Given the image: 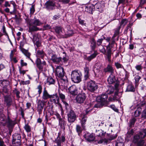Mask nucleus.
Segmentation results:
<instances>
[{"label": "nucleus", "instance_id": "nucleus-1", "mask_svg": "<svg viewBox=\"0 0 146 146\" xmlns=\"http://www.w3.org/2000/svg\"><path fill=\"white\" fill-rule=\"evenodd\" d=\"M25 21L28 25L29 32L38 30L39 28L37 26H40L42 24L40 21L35 18L32 19L27 18L25 19Z\"/></svg>", "mask_w": 146, "mask_h": 146}, {"label": "nucleus", "instance_id": "nucleus-2", "mask_svg": "<svg viewBox=\"0 0 146 146\" xmlns=\"http://www.w3.org/2000/svg\"><path fill=\"white\" fill-rule=\"evenodd\" d=\"M56 75L60 79L58 80V83L59 84L61 83V85L63 86L65 83H67L68 80L67 78L65 76V72L64 68L61 66L57 67L56 70Z\"/></svg>", "mask_w": 146, "mask_h": 146}, {"label": "nucleus", "instance_id": "nucleus-3", "mask_svg": "<svg viewBox=\"0 0 146 146\" xmlns=\"http://www.w3.org/2000/svg\"><path fill=\"white\" fill-rule=\"evenodd\" d=\"M81 73L77 70L72 72L71 78L72 81L75 83H79L81 81Z\"/></svg>", "mask_w": 146, "mask_h": 146}, {"label": "nucleus", "instance_id": "nucleus-4", "mask_svg": "<svg viewBox=\"0 0 146 146\" xmlns=\"http://www.w3.org/2000/svg\"><path fill=\"white\" fill-rule=\"evenodd\" d=\"M146 137V129H143L138 134L135 135L133 139V142L136 143L140 140L141 139H144Z\"/></svg>", "mask_w": 146, "mask_h": 146}, {"label": "nucleus", "instance_id": "nucleus-5", "mask_svg": "<svg viewBox=\"0 0 146 146\" xmlns=\"http://www.w3.org/2000/svg\"><path fill=\"white\" fill-rule=\"evenodd\" d=\"M97 135L99 137L100 139L99 140H98V143L99 144L104 143L105 144H107L108 142V139L105 138L103 139L106 133L102 130L98 131L96 132Z\"/></svg>", "mask_w": 146, "mask_h": 146}, {"label": "nucleus", "instance_id": "nucleus-6", "mask_svg": "<svg viewBox=\"0 0 146 146\" xmlns=\"http://www.w3.org/2000/svg\"><path fill=\"white\" fill-rule=\"evenodd\" d=\"M50 101L56 105H58L61 110L62 109L61 104L59 102V99L56 94L50 95Z\"/></svg>", "mask_w": 146, "mask_h": 146}, {"label": "nucleus", "instance_id": "nucleus-7", "mask_svg": "<svg viewBox=\"0 0 146 146\" xmlns=\"http://www.w3.org/2000/svg\"><path fill=\"white\" fill-rule=\"evenodd\" d=\"M88 89L90 92H93L98 88L97 84L92 80H90L87 83Z\"/></svg>", "mask_w": 146, "mask_h": 146}, {"label": "nucleus", "instance_id": "nucleus-8", "mask_svg": "<svg viewBox=\"0 0 146 146\" xmlns=\"http://www.w3.org/2000/svg\"><path fill=\"white\" fill-rule=\"evenodd\" d=\"M108 96L107 94H105L98 96L96 100L98 102L103 103V104L106 105L108 104V101L107 100Z\"/></svg>", "mask_w": 146, "mask_h": 146}, {"label": "nucleus", "instance_id": "nucleus-9", "mask_svg": "<svg viewBox=\"0 0 146 146\" xmlns=\"http://www.w3.org/2000/svg\"><path fill=\"white\" fill-rule=\"evenodd\" d=\"M65 139L64 136L61 137L58 136L54 141V146H63V143L65 141Z\"/></svg>", "mask_w": 146, "mask_h": 146}, {"label": "nucleus", "instance_id": "nucleus-10", "mask_svg": "<svg viewBox=\"0 0 146 146\" xmlns=\"http://www.w3.org/2000/svg\"><path fill=\"white\" fill-rule=\"evenodd\" d=\"M57 35L60 38H63L65 34L64 30L61 27L57 26L54 29Z\"/></svg>", "mask_w": 146, "mask_h": 146}, {"label": "nucleus", "instance_id": "nucleus-11", "mask_svg": "<svg viewBox=\"0 0 146 146\" xmlns=\"http://www.w3.org/2000/svg\"><path fill=\"white\" fill-rule=\"evenodd\" d=\"M68 121L69 122H73L76 120V117L74 111H70L68 114Z\"/></svg>", "mask_w": 146, "mask_h": 146}, {"label": "nucleus", "instance_id": "nucleus-12", "mask_svg": "<svg viewBox=\"0 0 146 146\" xmlns=\"http://www.w3.org/2000/svg\"><path fill=\"white\" fill-rule=\"evenodd\" d=\"M86 97V96L84 93L79 94L76 97V101L78 103H82L85 100Z\"/></svg>", "mask_w": 146, "mask_h": 146}, {"label": "nucleus", "instance_id": "nucleus-13", "mask_svg": "<svg viewBox=\"0 0 146 146\" xmlns=\"http://www.w3.org/2000/svg\"><path fill=\"white\" fill-rule=\"evenodd\" d=\"M104 7L103 3L102 2H98L94 6V8L96 9L97 10L100 12L103 11V8Z\"/></svg>", "mask_w": 146, "mask_h": 146}, {"label": "nucleus", "instance_id": "nucleus-14", "mask_svg": "<svg viewBox=\"0 0 146 146\" xmlns=\"http://www.w3.org/2000/svg\"><path fill=\"white\" fill-rule=\"evenodd\" d=\"M46 102L39 100L38 103L37 111L40 113L43 109L44 106Z\"/></svg>", "mask_w": 146, "mask_h": 146}, {"label": "nucleus", "instance_id": "nucleus-15", "mask_svg": "<svg viewBox=\"0 0 146 146\" xmlns=\"http://www.w3.org/2000/svg\"><path fill=\"white\" fill-rule=\"evenodd\" d=\"M111 48H108L105 54H104L106 55L107 59L110 63L111 62V56L113 54L111 52Z\"/></svg>", "mask_w": 146, "mask_h": 146}, {"label": "nucleus", "instance_id": "nucleus-16", "mask_svg": "<svg viewBox=\"0 0 146 146\" xmlns=\"http://www.w3.org/2000/svg\"><path fill=\"white\" fill-rule=\"evenodd\" d=\"M50 60L56 64H58L62 60V58L58 57L55 54H53L51 56Z\"/></svg>", "mask_w": 146, "mask_h": 146}, {"label": "nucleus", "instance_id": "nucleus-17", "mask_svg": "<svg viewBox=\"0 0 146 146\" xmlns=\"http://www.w3.org/2000/svg\"><path fill=\"white\" fill-rule=\"evenodd\" d=\"M23 43L21 42L19 46V48L21 51L26 56L29 57L30 55V53L27 50H26L23 48Z\"/></svg>", "mask_w": 146, "mask_h": 146}, {"label": "nucleus", "instance_id": "nucleus-18", "mask_svg": "<svg viewBox=\"0 0 146 146\" xmlns=\"http://www.w3.org/2000/svg\"><path fill=\"white\" fill-rule=\"evenodd\" d=\"M69 92L72 95H75L77 94V89L75 85H72L68 88Z\"/></svg>", "mask_w": 146, "mask_h": 146}, {"label": "nucleus", "instance_id": "nucleus-19", "mask_svg": "<svg viewBox=\"0 0 146 146\" xmlns=\"http://www.w3.org/2000/svg\"><path fill=\"white\" fill-rule=\"evenodd\" d=\"M46 8L48 10H53L55 9V3L53 2L47 1L45 3Z\"/></svg>", "mask_w": 146, "mask_h": 146}, {"label": "nucleus", "instance_id": "nucleus-20", "mask_svg": "<svg viewBox=\"0 0 146 146\" xmlns=\"http://www.w3.org/2000/svg\"><path fill=\"white\" fill-rule=\"evenodd\" d=\"M59 95L60 98L62 100V102L64 105L65 107L67 108L69 107V105L65 100V95L60 92H59Z\"/></svg>", "mask_w": 146, "mask_h": 146}, {"label": "nucleus", "instance_id": "nucleus-21", "mask_svg": "<svg viewBox=\"0 0 146 146\" xmlns=\"http://www.w3.org/2000/svg\"><path fill=\"white\" fill-rule=\"evenodd\" d=\"M84 78L85 80H87L89 78L90 74H89V68L88 67L86 66L84 68Z\"/></svg>", "mask_w": 146, "mask_h": 146}, {"label": "nucleus", "instance_id": "nucleus-22", "mask_svg": "<svg viewBox=\"0 0 146 146\" xmlns=\"http://www.w3.org/2000/svg\"><path fill=\"white\" fill-rule=\"evenodd\" d=\"M81 125L83 128H84V125L87 120V117L86 115L82 114L81 115L80 118Z\"/></svg>", "mask_w": 146, "mask_h": 146}, {"label": "nucleus", "instance_id": "nucleus-23", "mask_svg": "<svg viewBox=\"0 0 146 146\" xmlns=\"http://www.w3.org/2000/svg\"><path fill=\"white\" fill-rule=\"evenodd\" d=\"M85 137L86 140L89 141H93L95 139L94 136L92 133H87L85 135Z\"/></svg>", "mask_w": 146, "mask_h": 146}, {"label": "nucleus", "instance_id": "nucleus-24", "mask_svg": "<svg viewBox=\"0 0 146 146\" xmlns=\"http://www.w3.org/2000/svg\"><path fill=\"white\" fill-rule=\"evenodd\" d=\"M116 81V79L114 76L113 74H111L109 77L108 82L109 84H113Z\"/></svg>", "mask_w": 146, "mask_h": 146}, {"label": "nucleus", "instance_id": "nucleus-25", "mask_svg": "<svg viewBox=\"0 0 146 146\" xmlns=\"http://www.w3.org/2000/svg\"><path fill=\"white\" fill-rule=\"evenodd\" d=\"M50 95L48 94L46 88H44L42 93V98L44 100H47L50 98Z\"/></svg>", "mask_w": 146, "mask_h": 146}, {"label": "nucleus", "instance_id": "nucleus-26", "mask_svg": "<svg viewBox=\"0 0 146 146\" xmlns=\"http://www.w3.org/2000/svg\"><path fill=\"white\" fill-rule=\"evenodd\" d=\"M104 71L105 72H109L111 74H113L114 72V69L112 66L110 65H108L106 68L104 69Z\"/></svg>", "mask_w": 146, "mask_h": 146}, {"label": "nucleus", "instance_id": "nucleus-27", "mask_svg": "<svg viewBox=\"0 0 146 146\" xmlns=\"http://www.w3.org/2000/svg\"><path fill=\"white\" fill-rule=\"evenodd\" d=\"M45 55V53L43 50H38L36 53V55L37 57L43 58Z\"/></svg>", "mask_w": 146, "mask_h": 146}, {"label": "nucleus", "instance_id": "nucleus-28", "mask_svg": "<svg viewBox=\"0 0 146 146\" xmlns=\"http://www.w3.org/2000/svg\"><path fill=\"white\" fill-rule=\"evenodd\" d=\"M55 83V80L51 77H48L46 79V83L50 85L54 84Z\"/></svg>", "mask_w": 146, "mask_h": 146}, {"label": "nucleus", "instance_id": "nucleus-29", "mask_svg": "<svg viewBox=\"0 0 146 146\" xmlns=\"http://www.w3.org/2000/svg\"><path fill=\"white\" fill-rule=\"evenodd\" d=\"M5 102L7 103V105L10 106L11 104L12 100L11 98L8 96H5Z\"/></svg>", "mask_w": 146, "mask_h": 146}, {"label": "nucleus", "instance_id": "nucleus-30", "mask_svg": "<svg viewBox=\"0 0 146 146\" xmlns=\"http://www.w3.org/2000/svg\"><path fill=\"white\" fill-rule=\"evenodd\" d=\"M94 6L92 5H89L86 6L85 10L90 13H92L94 9Z\"/></svg>", "mask_w": 146, "mask_h": 146}, {"label": "nucleus", "instance_id": "nucleus-31", "mask_svg": "<svg viewBox=\"0 0 146 146\" xmlns=\"http://www.w3.org/2000/svg\"><path fill=\"white\" fill-rule=\"evenodd\" d=\"M90 46L92 50H94L96 47V42L94 38H92L90 41Z\"/></svg>", "mask_w": 146, "mask_h": 146}, {"label": "nucleus", "instance_id": "nucleus-32", "mask_svg": "<svg viewBox=\"0 0 146 146\" xmlns=\"http://www.w3.org/2000/svg\"><path fill=\"white\" fill-rule=\"evenodd\" d=\"M98 54L97 52L95 51L93 54L91 55L90 56L87 57L86 59L88 61H90L92 59L95 58Z\"/></svg>", "mask_w": 146, "mask_h": 146}, {"label": "nucleus", "instance_id": "nucleus-33", "mask_svg": "<svg viewBox=\"0 0 146 146\" xmlns=\"http://www.w3.org/2000/svg\"><path fill=\"white\" fill-rule=\"evenodd\" d=\"M59 125L61 128H64L66 125V122L62 119L59 120Z\"/></svg>", "mask_w": 146, "mask_h": 146}, {"label": "nucleus", "instance_id": "nucleus-34", "mask_svg": "<svg viewBox=\"0 0 146 146\" xmlns=\"http://www.w3.org/2000/svg\"><path fill=\"white\" fill-rule=\"evenodd\" d=\"M21 140L19 139L16 140L13 139L12 143L13 146H20L21 144Z\"/></svg>", "mask_w": 146, "mask_h": 146}, {"label": "nucleus", "instance_id": "nucleus-35", "mask_svg": "<svg viewBox=\"0 0 146 146\" xmlns=\"http://www.w3.org/2000/svg\"><path fill=\"white\" fill-rule=\"evenodd\" d=\"M138 146H145V142L143 139H142L135 143Z\"/></svg>", "mask_w": 146, "mask_h": 146}, {"label": "nucleus", "instance_id": "nucleus-36", "mask_svg": "<svg viewBox=\"0 0 146 146\" xmlns=\"http://www.w3.org/2000/svg\"><path fill=\"white\" fill-rule=\"evenodd\" d=\"M135 89L133 86L131 85H129L127 87L126 91L128 92H134Z\"/></svg>", "mask_w": 146, "mask_h": 146}, {"label": "nucleus", "instance_id": "nucleus-37", "mask_svg": "<svg viewBox=\"0 0 146 146\" xmlns=\"http://www.w3.org/2000/svg\"><path fill=\"white\" fill-rule=\"evenodd\" d=\"M21 135L17 133H15L13 136V139L21 140Z\"/></svg>", "mask_w": 146, "mask_h": 146}, {"label": "nucleus", "instance_id": "nucleus-38", "mask_svg": "<svg viewBox=\"0 0 146 146\" xmlns=\"http://www.w3.org/2000/svg\"><path fill=\"white\" fill-rule=\"evenodd\" d=\"M128 22V21L127 19H123L120 22L119 26H120V27L122 26L123 27H124L127 24Z\"/></svg>", "mask_w": 146, "mask_h": 146}, {"label": "nucleus", "instance_id": "nucleus-39", "mask_svg": "<svg viewBox=\"0 0 146 146\" xmlns=\"http://www.w3.org/2000/svg\"><path fill=\"white\" fill-rule=\"evenodd\" d=\"M114 89L113 87L110 86L108 88V89L107 91V93L109 94H112L114 91Z\"/></svg>", "mask_w": 146, "mask_h": 146}, {"label": "nucleus", "instance_id": "nucleus-40", "mask_svg": "<svg viewBox=\"0 0 146 146\" xmlns=\"http://www.w3.org/2000/svg\"><path fill=\"white\" fill-rule=\"evenodd\" d=\"M121 27L119 26L115 29L114 33L113 36V37H115L119 34V30Z\"/></svg>", "mask_w": 146, "mask_h": 146}, {"label": "nucleus", "instance_id": "nucleus-41", "mask_svg": "<svg viewBox=\"0 0 146 146\" xmlns=\"http://www.w3.org/2000/svg\"><path fill=\"white\" fill-rule=\"evenodd\" d=\"M115 37H112L111 39V42H109V48H111L113 47V45L114 44L115 42Z\"/></svg>", "mask_w": 146, "mask_h": 146}, {"label": "nucleus", "instance_id": "nucleus-42", "mask_svg": "<svg viewBox=\"0 0 146 146\" xmlns=\"http://www.w3.org/2000/svg\"><path fill=\"white\" fill-rule=\"evenodd\" d=\"M24 128L26 131L28 133L30 132L31 131V128L30 126L28 124L25 125L24 127Z\"/></svg>", "mask_w": 146, "mask_h": 146}, {"label": "nucleus", "instance_id": "nucleus-43", "mask_svg": "<svg viewBox=\"0 0 146 146\" xmlns=\"http://www.w3.org/2000/svg\"><path fill=\"white\" fill-rule=\"evenodd\" d=\"M117 137V135L116 134H113V135H108V141L115 139Z\"/></svg>", "mask_w": 146, "mask_h": 146}, {"label": "nucleus", "instance_id": "nucleus-44", "mask_svg": "<svg viewBox=\"0 0 146 146\" xmlns=\"http://www.w3.org/2000/svg\"><path fill=\"white\" fill-rule=\"evenodd\" d=\"M76 130L78 134H80L82 131V129L80 125H77L76 126Z\"/></svg>", "mask_w": 146, "mask_h": 146}, {"label": "nucleus", "instance_id": "nucleus-45", "mask_svg": "<svg viewBox=\"0 0 146 146\" xmlns=\"http://www.w3.org/2000/svg\"><path fill=\"white\" fill-rule=\"evenodd\" d=\"M104 106H106L105 104H103V103L98 102V103L95 105L94 107L97 108H100Z\"/></svg>", "mask_w": 146, "mask_h": 146}, {"label": "nucleus", "instance_id": "nucleus-46", "mask_svg": "<svg viewBox=\"0 0 146 146\" xmlns=\"http://www.w3.org/2000/svg\"><path fill=\"white\" fill-rule=\"evenodd\" d=\"M141 117L144 119H146V108L143 110L142 112Z\"/></svg>", "mask_w": 146, "mask_h": 146}, {"label": "nucleus", "instance_id": "nucleus-47", "mask_svg": "<svg viewBox=\"0 0 146 146\" xmlns=\"http://www.w3.org/2000/svg\"><path fill=\"white\" fill-rule=\"evenodd\" d=\"M30 81L29 80H27L26 81H24L23 80L21 81L20 82V84L23 85H27L30 83Z\"/></svg>", "mask_w": 146, "mask_h": 146}, {"label": "nucleus", "instance_id": "nucleus-48", "mask_svg": "<svg viewBox=\"0 0 146 146\" xmlns=\"http://www.w3.org/2000/svg\"><path fill=\"white\" fill-rule=\"evenodd\" d=\"M11 60V61H13L14 63H17L18 61V58L17 57H13L10 58Z\"/></svg>", "mask_w": 146, "mask_h": 146}, {"label": "nucleus", "instance_id": "nucleus-49", "mask_svg": "<svg viewBox=\"0 0 146 146\" xmlns=\"http://www.w3.org/2000/svg\"><path fill=\"white\" fill-rule=\"evenodd\" d=\"M37 89L38 90V93L39 95L41 94L42 92V87L41 85H38Z\"/></svg>", "mask_w": 146, "mask_h": 146}, {"label": "nucleus", "instance_id": "nucleus-50", "mask_svg": "<svg viewBox=\"0 0 146 146\" xmlns=\"http://www.w3.org/2000/svg\"><path fill=\"white\" fill-rule=\"evenodd\" d=\"M136 120V119L134 118H132L131 120L129 122L130 126H131L133 125L135 122Z\"/></svg>", "mask_w": 146, "mask_h": 146}, {"label": "nucleus", "instance_id": "nucleus-51", "mask_svg": "<svg viewBox=\"0 0 146 146\" xmlns=\"http://www.w3.org/2000/svg\"><path fill=\"white\" fill-rule=\"evenodd\" d=\"M35 11V7L34 5L31 6L30 9V13L31 15L33 14Z\"/></svg>", "mask_w": 146, "mask_h": 146}, {"label": "nucleus", "instance_id": "nucleus-52", "mask_svg": "<svg viewBox=\"0 0 146 146\" xmlns=\"http://www.w3.org/2000/svg\"><path fill=\"white\" fill-rule=\"evenodd\" d=\"M63 53L65 54V57L63 58V60L64 62H66L68 60V57L66 56V54L65 52H63Z\"/></svg>", "mask_w": 146, "mask_h": 146}, {"label": "nucleus", "instance_id": "nucleus-53", "mask_svg": "<svg viewBox=\"0 0 146 146\" xmlns=\"http://www.w3.org/2000/svg\"><path fill=\"white\" fill-rule=\"evenodd\" d=\"M136 69L138 71L141 70L142 68V66L141 65H137L135 66Z\"/></svg>", "mask_w": 146, "mask_h": 146}, {"label": "nucleus", "instance_id": "nucleus-54", "mask_svg": "<svg viewBox=\"0 0 146 146\" xmlns=\"http://www.w3.org/2000/svg\"><path fill=\"white\" fill-rule=\"evenodd\" d=\"M115 64L116 67L117 69L121 68H122V65L118 62H115Z\"/></svg>", "mask_w": 146, "mask_h": 146}, {"label": "nucleus", "instance_id": "nucleus-55", "mask_svg": "<svg viewBox=\"0 0 146 146\" xmlns=\"http://www.w3.org/2000/svg\"><path fill=\"white\" fill-rule=\"evenodd\" d=\"M51 28V27L49 25L47 24L43 26L44 30H46L50 29Z\"/></svg>", "mask_w": 146, "mask_h": 146}, {"label": "nucleus", "instance_id": "nucleus-56", "mask_svg": "<svg viewBox=\"0 0 146 146\" xmlns=\"http://www.w3.org/2000/svg\"><path fill=\"white\" fill-rule=\"evenodd\" d=\"M68 34L67 35L69 36H72L74 33L73 31L72 30H69L68 31Z\"/></svg>", "mask_w": 146, "mask_h": 146}, {"label": "nucleus", "instance_id": "nucleus-57", "mask_svg": "<svg viewBox=\"0 0 146 146\" xmlns=\"http://www.w3.org/2000/svg\"><path fill=\"white\" fill-rule=\"evenodd\" d=\"M111 108H112L113 110L116 112H117L118 111V110L115 107L114 105H111L110 106Z\"/></svg>", "mask_w": 146, "mask_h": 146}, {"label": "nucleus", "instance_id": "nucleus-58", "mask_svg": "<svg viewBox=\"0 0 146 146\" xmlns=\"http://www.w3.org/2000/svg\"><path fill=\"white\" fill-rule=\"evenodd\" d=\"M103 40V39L102 38L99 39L97 41V45L98 46H100L102 43Z\"/></svg>", "mask_w": 146, "mask_h": 146}, {"label": "nucleus", "instance_id": "nucleus-59", "mask_svg": "<svg viewBox=\"0 0 146 146\" xmlns=\"http://www.w3.org/2000/svg\"><path fill=\"white\" fill-rule=\"evenodd\" d=\"M21 64L22 66H26L27 65V64L26 63L24 62V60H23L21 59Z\"/></svg>", "mask_w": 146, "mask_h": 146}, {"label": "nucleus", "instance_id": "nucleus-60", "mask_svg": "<svg viewBox=\"0 0 146 146\" xmlns=\"http://www.w3.org/2000/svg\"><path fill=\"white\" fill-rule=\"evenodd\" d=\"M2 30H3V35H5L6 36H8V35L5 29L4 26H3V27Z\"/></svg>", "mask_w": 146, "mask_h": 146}, {"label": "nucleus", "instance_id": "nucleus-61", "mask_svg": "<svg viewBox=\"0 0 146 146\" xmlns=\"http://www.w3.org/2000/svg\"><path fill=\"white\" fill-rule=\"evenodd\" d=\"M141 77L139 76H136L135 78V79L136 82H137L141 79Z\"/></svg>", "mask_w": 146, "mask_h": 146}, {"label": "nucleus", "instance_id": "nucleus-62", "mask_svg": "<svg viewBox=\"0 0 146 146\" xmlns=\"http://www.w3.org/2000/svg\"><path fill=\"white\" fill-rule=\"evenodd\" d=\"M79 23L83 25H85L86 24L84 23V21L83 20H82L80 19H79Z\"/></svg>", "mask_w": 146, "mask_h": 146}, {"label": "nucleus", "instance_id": "nucleus-63", "mask_svg": "<svg viewBox=\"0 0 146 146\" xmlns=\"http://www.w3.org/2000/svg\"><path fill=\"white\" fill-rule=\"evenodd\" d=\"M15 93L16 94L17 98H20V96L19 95L20 93V92L17 90H16L15 91Z\"/></svg>", "mask_w": 146, "mask_h": 146}, {"label": "nucleus", "instance_id": "nucleus-64", "mask_svg": "<svg viewBox=\"0 0 146 146\" xmlns=\"http://www.w3.org/2000/svg\"><path fill=\"white\" fill-rule=\"evenodd\" d=\"M100 51L101 52L103 53L104 54H105V52H106V51L105 48L103 47H102V49H100Z\"/></svg>", "mask_w": 146, "mask_h": 146}]
</instances>
